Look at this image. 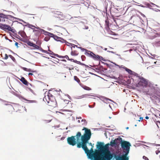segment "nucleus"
<instances>
[{"instance_id":"nucleus-1","label":"nucleus","mask_w":160,"mask_h":160,"mask_svg":"<svg viewBox=\"0 0 160 160\" xmlns=\"http://www.w3.org/2000/svg\"><path fill=\"white\" fill-rule=\"evenodd\" d=\"M82 130H84V132L82 135L81 134L80 140L77 144V147L78 148H82L85 152V150L88 149L87 144L89 143L92 133L91 130L86 128L84 127Z\"/></svg>"},{"instance_id":"nucleus-2","label":"nucleus","mask_w":160,"mask_h":160,"mask_svg":"<svg viewBox=\"0 0 160 160\" xmlns=\"http://www.w3.org/2000/svg\"><path fill=\"white\" fill-rule=\"evenodd\" d=\"M118 152L112 151L103 152L100 157V160H124Z\"/></svg>"},{"instance_id":"nucleus-3","label":"nucleus","mask_w":160,"mask_h":160,"mask_svg":"<svg viewBox=\"0 0 160 160\" xmlns=\"http://www.w3.org/2000/svg\"><path fill=\"white\" fill-rule=\"evenodd\" d=\"M119 140L120 146L123 150V153L120 156H122L124 160H129L128 154L131 146V144L129 142L123 140L121 138Z\"/></svg>"},{"instance_id":"nucleus-4","label":"nucleus","mask_w":160,"mask_h":160,"mask_svg":"<svg viewBox=\"0 0 160 160\" xmlns=\"http://www.w3.org/2000/svg\"><path fill=\"white\" fill-rule=\"evenodd\" d=\"M81 136V133L80 132H78L75 136H72L67 138V143L69 145L72 146H74L77 144L80 140V137Z\"/></svg>"},{"instance_id":"nucleus-5","label":"nucleus","mask_w":160,"mask_h":160,"mask_svg":"<svg viewBox=\"0 0 160 160\" xmlns=\"http://www.w3.org/2000/svg\"><path fill=\"white\" fill-rule=\"evenodd\" d=\"M140 81L136 84V87H139L141 86L146 87L148 85V81L143 77L138 76Z\"/></svg>"},{"instance_id":"nucleus-6","label":"nucleus","mask_w":160,"mask_h":160,"mask_svg":"<svg viewBox=\"0 0 160 160\" xmlns=\"http://www.w3.org/2000/svg\"><path fill=\"white\" fill-rule=\"evenodd\" d=\"M157 85H156L155 86H153L151 88L152 91L153 92L154 94H151V96L153 97L155 99H157V97L156 95L159 96L160 94L159 89L157 87Z\"/></svg>"},{"instance_id":"nucleus-7","label":"nucleus","mask_w":160,"mask_h":160,"mask_svg":"<svg viewBox=\"0 0 160 160\" xmlns=\"http://www.w3.org/2000/svg\"><path fill=\"white\" fill-rule=\"evenodd\" d=\"M123 137V136H118V137L115 138L114 140H112V139L110 142V146L112 147H116L118 145L120 144V138H121V137Z\"/></svg>"},{"instance_id":"nucleus-8","label":"nucleus","mask_w":160,"mask_h":160,"mask_svg":"<svg viewBox=\"0 0 160 160\" xmlns=\"http://www.w3.org/2000/svg\"><path fill=\"white\" fill-rule=\"evenodd\" d=\"M50 37L53 38L55 41L58 42H60L62 43H65L66 44L68 43V42L62 38L58 37L53 33H52Z\"/></svg>"},{"instance_id":"nucleus-9","label":"nucleus","mask_w":160,"mask_h":160,"mask_svg":"<svg viewBox=\"0 0 160 160\" xmlns=\"http://www.w3.org/2000/svg\"><path fill=\"white\" fill-rule=\"evenodd\" d=\"M93 147L94 146H92L90 150H89L88 148V149L85 150V153L86 154L87 158L88 159L92 160L91 157H92V154L94 153V151L93 149Z\"/></svg>"},{"instance_id":"nucleus-10","label":"nucleus","mask_w":160,"mask_h":160,"mask_svg":"<svg viewBox=\"0 0 160 160\" xmlns=\"http://www.w3.org/2000/svg\"><path fill=\"white\" fill-rule=\"evenodd\" d=\"M2 29L5 31H6V30H8V31H11L14 34H16V30L13 28L11 27L10 26L8 25L5 24Z\"/></svg>"},{"instance_id":"nucleus-11","label":"nucleus","mask_w":160,"mask_h":160,"mask_svg":"<svg viewBox=\"0 0 160 160\" xmlns=\"http://www.w3.org/2000/svg\"><path fill=\"white\" fill-rule=\"evenodd\" d=\"M104 142H98L96 145V148L100 152H102V153L103 152Z\"/></svg>"},{"instance_id":"nucleus-12","label":"nucleus","mask_w":160,"mask_h":160,"mask_svg":"<svg viewBox=\"0 0 160 160\" xmlns=\"http://www.w3.org/2000/svg\"><path fill=\"white\" fill-rule=\"evenodd\" d=\"M18 79L20 80L24 85L28 86L29 84L30 86H32L31 84L29 83L28 81L23 77H21L20 79Z\"/></svg>"},{"instance_id":"nucleus-13","label":"nucleus","mask_w":160,"mask_h":160,"mask_svg":"<svg viewBox=\"0 0 160 160\" xmlns=\"http://www.w3.org/2000/svg\"><path fill=\"white\" fill-rule=\"evenodd\" d=\"M109 146H110V144L108 143L105 144L104 143L103 152H108L109 151H111L109 149Z\"/></svg>"},{"instance_id":"nucleus-14","label":"nucleus","mask_w":160,"mask_h":160,"mask_svg":"<svg viewBox=\"0 0 160 160\" xmlns=\"http://www.w3.org/2000/svg\"><path fill=\"white\" fill-rule=\"evenodd\" d=\"M84 54L88 57L92 58L94 53L92 51L87 50H86V52H85Z\"/></svg>"},{"instance_id":"nucleus-15","label":"nucleus","mask_w":160,"mask_h":160,"mask_svg":"<svg viewBox=\"0 0 160 160\" xmlns=\"http://www.w3.org/2000/svg\"><path fill=\"white\" fill-rule=\"evenodd\" d=\"M101 58H102V56H99L98 54L96 55L95 54L93 55L92 58L95 60H99L101 61Z\"/></svg>"},{"instance_id":"nucleus-16","label":"nucleus","mask_w":160,"mask_h":160,"mask_svg":"<svg viewBox=\"0 0 160 160\" xmlns=\"http://www.w3.org/2000/svg\"><path fill=\"white\" fill-rule=\"evenodd\" d=\"M41 31H42V33L46 36L51 37V35L52 34V33L46 31L44 29H41Z\"/></svg>"},{"instance_id":"nucleus-17","label":"nucleus","mask_w":160,"mask_h":160,"mask_svg":"<svg viewBox=\"0 0 160 160\" xmlns=\"http://www.w3.org/2000/svg\"><path fill=\"white\" fill-rule=\"evenodd\" d=\"M19 98L21 100H24L26 101H28L29 103H37V101L36 100H30L27 99L26 98L22 97V96H20Z\"/></svg>"},{"instance_id":"nucleus-18","label":"nucleus","mask_w":160,"mask_h":160,"mask_svg":"<svg viewBox=\"0 0 160 160\" xmlns=\"http://www.w3.org/2000/svg\"><path fill=\"white\" fill-rule=\"evenodd\" d=\"M58 17H57L59 18L60 19H63L64 18H66L67 16L70 17V16L69 15H68V16H65L62 14V13L61 12L60 14H59V15H58Z\"/></svg>"},{"instance_id":"nucleus-19","label":"nucleus","mask_w":160,"mask_h":160,"mask_svg":"<svg viewBox=\"0 0 160 160\" xmlns=\"http://www.w3.org/2000/svg\"><path fill=\"white\" fill-rule=\"evenodd\" d=\"M121 67H122V68L124 69L125 70L126 72H127L130 75H131V74L132 73V70H130L128 68L126 67H125L123 65H121Z\"/></svg>"},{"instance_id":"nucleus-20","label":"nucleus","mask_w":160,"mask_h":160,"mask_svg":"<svg viewBox=\"0 0 160 160\" xmlns=\"http://www.w3.org/2000/svg\"><path fill=\"white\" fill-rule=\"evenodd\" d=\"M71 55L72 56H77L78 54V53L77 51L76 50H72V48L71 47Z\"/></svg>"},{"instance_id":"nucleus-21","label":"nucleus","mask_w":160,"mask_h":160,"mask_svg":"<svg viewBox=\"0 0 160 160\" xmlns=\"http://www.w3.org/2000/svg\"><path fill=\"white\" fill-rule=\"evenodd\" d=\"M9 18H15V17L10 15H7L5 14L4 19L5 18L12 21V20L10 19Z\"/></svg>"},{"instance_id":"nucleus-22","label":"nucleus","mask_w":160,"mask_h":160,"mask_svg":"<svg viewBox=\"0 0 160 160\" xmlns=\"http://www.w3.org/2000/svg\"><path fill=\"white\" fill-rule=\"evenodd\" d=\"M21 68L23 70L26 71H28V72H36V71H33L31 69L29 68L28 69L26 68L21 67Z\"/></svg>"},{"instance_id":"nucleus-23","label":"nucleus","mask_w":160,"mask_h":160,"mask_svg":"<svg viewBox=\"0 0 160 160\" xmlns=\"http://www.w3.org/2000/svg\"><path fill=\"white\" fill-rule=\"evenodd\" d=\"M23 26L28 27V28H31L32 29H33V28H32V27L35 28V26H34L33 25L29 23H28L26 25H23Z\"/></svg>"},{"instance_id":"nucleus-24","label":"nucleus","mask_w":160,"mask_h":160,"mask_svg":"<svg viewBox=\"0 0 160 160\" xmlns=\"http://www.w3.org/2000/svg\"><path fill=\"white\" fill-rule=\"evenodd\" d=\"M24 42L26 43L28 45L32 47L33 43V42L29 41H24Z\"/></svg>"},{"instance_id":"nucleus-25","label":"nucleus","mask_w":160,"mask_h":160,"mask_svg":"<svg viewBox=\"0 0 160 160\" xmlns=\"http://www.w3.org/2000/svg\"><path fill=\"white\" fill-rule=\"evenodd\" d=\"M74 79L75 81H76L78 83H80V81L79 79L76 76H74Z\"/></svg>"},{"instance_id":"nucleus-26","label":"nucleus","mask_w":160,"mask_h":160,"mask_svg":"<svg viewBox=\"0 0 160 160\" xmlns=\"http://www.w3.org/2000/svg\"><path fill=\"white\" fill-rule=\"evenodd\" d=\"M82 122H84L82 123V125L84 126H86L88 122L85 119H82L81 120Z\"/></svg>"},{"instance_id":"nucleus-27","label":"nucleus","mask_w":160,"mask_h":160,"mask_svg":"<svg viewBox=\"0 0 160 160\" xmlns=\"http://www.w3.org/2000/svg\"><path fill=\"white\" fill-rule=\"evenodd\" d=\"M82 88L84 90H85L89 91L91 90V88L86 86H83V87Z\"/></svg>"},{"instance_id":"nucleus-28","label":"nucleus","mask_w":160,"mask_h":160,"mask_svg":"<svg viewBox=\"0 0 160 160\" xmlns=\"http://www.w3.org/2000/svg\"><path fill=\"white\" fill-rule=\"evenodd\" d=\"M91 96V95L90 94H85L81 96V98H86L88 97H89Z\"/></svg>"},{"instance_id":"nucleus-29","label":"nucleus","mask_w":160,"mask_h":160,"mask_svg":"<svg viewBox=\"0 0 160 160\" xmlns=\"http://www.w3.org/2000/svg\"><path fill=\"white\" fill-rule=\"evenodd\" d=\"M50 37L48 36H46L44 38V40L46 42H48L50 40Z\"/></svg>"},{"instance_id":"nucleus-30","label":"nucleus","mask_w":160,"mask_h":160,"mask_svg":"<svg viewBox=\"0 0 160 160\" xmlns=\"http://www.w3.org/2000/svg\"><path fill=\"white\" fill-rule=\"evenodd\" d=\"M68 43L70 44L71 46L72 47V48L73 47V48H75V47H76L78 48H79V47H78V46L77 45H76L71 43H69L68 42Z\"/></svg>"},{"instance_id":"nucleus-31","label":"nucleus","mask_w":160,"mask_h":160,"mask_svg":"<svg viewBox=\"0 0 160 160\" xmlns=\"http://www.w3.org/2000/svg\"><path fill=\"white\" fill-rule=\"evenodd\" d=\"M146 5L147 6V7L150 8V9H151L152 10H154V8H151V7H152V6L151 4H150L148 3H147L146 4Z\"/></svg>"},{"instance_id":"nucleus-32","label":"nucleus","mask_w":160,"mask_h":160,"mask_svg":"<svg viewBox=\"0 0 160 160\" xmlns=\"http://www.w3.org/2000/svg\"><path fill=\"white\" fill-rule=\"evenodd\" d=\"M3 11H5V12H7L8 13H9L10 14H12L14 15H15V13L12 11H6L5 10H3Z\"/></svg>"},{"instance_id":"nucleus-33","label":"nucleus","mask_w":160,"mask_h":160,"mask_svg":"<svg viewBox=\"0 0 160 160\" xmlns=\"http://www.w3.org/2000/svg\"><path fill=\"white\" fill-rule=\"evenodd\" d=\"M147 144L149 145H152L153 146H160V144H157L156 143H150L149 142L147 143Z\"/></svg>"},{"instance_id":"nucleus-34","label":"nucleus","mask_w":160,"mask_h":160,"mask_svg":"<svg viewBox=\"0 0 160 160\" xmlns=\"http://www.w3.org/2000/svg\"><path fill=\"white\" fill-rule=\"evenodd\" d=\"M52 12L54 14H56L58 15L59 14H60L61 12L58 11H54Z\"/></svg>"},{"instance_id":"nucleus-35","label":"nucleus","mask_w":160,"mask_h":160,"mask_svg":"<svg viewBox=\"0 0 160 160\" xmlns=\"http://www.w3.org/2000/svg\"><path fill=\"white\" fill-rule=\"evenodd\" d=\"M52 58H54L55 59H53V60L56 62H57L59 63V59L58 58H57L54 56H51Z\"/></svg>"},{"instance_id":"nucleus-36","label":"nucleus","mask_w":160,"mask_h":160,"mask_svg":"<svg viewBox=\"0 0 160 160\" xmlns=\"http://www.w3.org/2000/svg\"><path fill=\"white\" fill-rule=\"evenodd\" d=\"M9 57L14 62H16V59L15 58L11 55H9Z\"/></svg>"},{"instance_id":"nucleus-37","label":"nucleus","mask_w":160,"mask_h":160,"mask_svg":"<svg viewBox=\"0 0 160 160\" xmlns=\"http://www.w3.org/2000/svg\"><path fill=\"white\" fill-rule=\"evenodd\" d=\"M47 96L49 100L50 99V97L52 98L53 97V96L51 93H50L49 92H48Z\"/></svg>"},{"instance_id":"nucleus-38","label":"nucleus","mask_w":160,"mask_h":160,"mask_svg":"<svg viewBox=\"0 0 160 160\" xmlns=\"http://www.w3.org/2000/svg\"><path fill=\"white\" fill-rule=\"evenodd\" d=\"M32 47L36 49H38L39 48V46L38 45H36L35 44L33 43Z\"/></svg>"},{"instance_id":"nucleus-39","label":"nucleus","mask_w":160,"mask_h":160,"mask_svg":"<svg viewBox=\"0 0 160 160\" xmlns=\"http://www.w3.org/2000/svg\"><path fill=\"white\" fill-rule=\"evenodd\" d=\"M73 62L80 65L81 64H82V62H81L80 61H78L76 60H74L73 59Z\"/></svg>"},{"instance_id":"nucleus-40","label":"nucleus","mask_w":160,"mask_h":160,"mask_svg":"<svg viewBox=\"0 0 160 160\" xmlns=\"http://www.w3.org/2000/svg\"><path fill=\"white\" fill-rule=\"evenodd\" d=\"M36 28V29H38V30H39L38 32H39L40 33H42V31H41V29H42L40 28L39 27H35L34 28Z\"/></svg>"},{"instance_id":"nucleus-41","label":"nucleus","mask_w":160,"mask_h":160,"mask_svg":"<svg viewBox=\"0 0 160 160\" xmlns=\"http://www.w3.org/2000/svg\"><path fill=\"white\" fill-rule=\"evenodd\" d=\"M131 75H133L134 76H136L137 77H138V76H138V74L137 73L133 71H132V72Z\"/></svg>"},{"instance_id":"nucleus-42","label":"nucleus","mask_w":160,"mask_h":160,"mask_svg":"<svg viewBox=\"0 0 160 160\" xmlns=\"http://www.w3.org/2000/svg\"><path fill=\"white\" fill-rule=\"evenodd\" d=\"M79 48L80 49L81 51H82V52H83V51H85V52L86 51V50H88L86 49H84V48H83L81 47H79Z\"/></svg>"},{"instance_id":"nucleus-43","label":"nucleus","mask_w":160,"mask_h":160,"mask_svg":"<svg viewBox=\"0 0 160 160\" xmlns=\"http://www.w3.org/2000/svg\"><path fill=\"white\" fill-rule=\"evenodd\" d=\"M5 14L0 12V18H4Z\"/></svg>"},{"instance_id":"nucleus-44","label":"nucleus","mask_w":160,"mask_h":160,"mask_svg":"<svg viewBox=\"0 0 160 160\" xmlns=\"http://www.w3.org/2000/svg\"><path fill=\"white\" fill-rule=\"evenodd\" d=\"M81 58L82 60V61H84L85 59L86 58L85 56L84 55H82L81 56Z\"/></svg>"},{"instance_id":"nucleus-45","label":"nucleus","mask_w":160,"mask_h":160,"mask_svg":"<svg viewBox=\"0 0 160 160\" xmlns=\"http://www.w3.org/2000/svg\"><path fill=\"white\" fill-rule=\"evenodd\" d=\"M11 93H12L13 94L17 96H18V97L19 98V97L20 96V95L18 96V95L16 93V92H14L13 91H12V92H11Z\"/></svg>"},{"instance_id":"nucleus-46","label":"nucleus","mask_w":160,"mask_h":160,"mask_svg":"<svg viewBox=\"0 0 160 160\" xmlns=\"http://www.w3.org/2000/svg\"><path fill=\"white\" fill-rule=\"evenodd\" d=\"M155 37H159L160 36V32L157 33L155 35Z\"/></svg>"},{"instance_id":"nucleus-47","label":"nucleus","mask_w":160,"mask_h":160,"mask_svg":"<svg viewBox=\"0 0 160 160\" xmlns=\"http://www.w3.org/2000/svg\"><path fill=\"white\" fill-rule=\"evenodd\" d=\"M82 64H81V65L85 66L86 68H91L89 67V66L88 65H86L84 63H82Z\"/></svg>"},{"instance_id":"nucleus-48","label":"nucleus","mask_w":160,"mask_h":160,"mask_svg":"<svg viewBox=\"0 0 160 160\" xmlns=\"http://www.w3.org/2000/svg\"><path fill=\"white\" fill-rule=\"evenodd\" d=\"M105 23L106 24V25L108 26V25H109V21H108V19H107L105 20Z\"/></svg>"},{"instance_id":"nucleus-49","label":"nucleus","mask_w":160,"mask_h":160,"mask_svg":"<svg viewBox=\"0 0 160 160\" xmlns=\"http://www.w3.org/2000/svg\"><path fill=\"white\" fill-rule=\"evenodd\" d=\"M9 57V55L8 56L7 54H5V57H4V59H7Z\"/></svg>"},{"instance_id":"nucleus-50","label":"nucleus","mask_w":160,"mask_h":160,"mask_svg":"<svg viewBox=\"0 0 160 160\" xmlns=\"http://www.w3.org/2000/svg\"><path fill=\"white\" fill-rule=\"evenodd\" d=\"M14 18L16 19H17V20H19V21H21V22H22L23 21V20L21 19H20V18H16V17H15V18Z\"/></svg>"},{"instance_id":"nucleus-51","label":"nucleus","mask_w":160,"mask_h":160,"mask_svg":"<svg viewBox=\"0 0 160 160\" xmlns=\"http://www.w3.org/2000/svg\"><path fill=\"white\" fill-rule=\"evenodd\" d=\"M14 42H15V46L17 47V48H19V46H18V43L17 42H16L15 41H14Z\"/></svg>"},{"instance_id":"nucleus-52","label":"nucleus","mask_w":160,"mask_h":160,"mask_svg":"<svg viewBox=\"0 0 160 160\" xmlns=\"http://www.w3.org/2000/svg\"><path fill=\"white\" fill-rule=\"evenodd\" d=\"M36 43L39 45L40 46L41 44V42L39 41H37V42H36Z\"/></svg>"},{"instance_id":"nucleus-53","label":"nucleus","mask_w":160,"mask_h":160,"mask_svg":"<svg viewBox=\"0 0 160 160\" xmlns=\"http://www.w3.org/2000/svg\"><path fill=\"white\" fill-rule=\"evenodd\" d=\"M142 158L143 159H144L145 160H149L148 158L147 157H146L144 156H143Z\"/></svg>"},{"instance_id":"nucleus-54","label":"nucleus","mask_w":160,"mask_h":160,"mask_svg":"<svg viewBox=\"0 0 160 160\" xmlns=\"http://www.w3.org/2000/svg\"><path fill=\"white\" fill-rule=\"evenodd\" d=\"M100 98H101L102 99L103 101L104 100H106V99H105L104 98H106L104 96H101L100 97Z\"/></svg>"},{"instance_id":"nucleus-55","label":"nucleus","mask_w":160,"mask_h":160,"mask_svg":"<svg viewBox=\"0 0 160 160\" xmlns=\"http://www.w3.org/2000/svg\"><path fill=\"white\" fill-rule=\"evenodd\" d=\"M104 98L105 99H106V101L109 100V101H110L111 102H113L115 103L112 100H111V99H109V98Z\"/></svg>"},{"instance_id":"nucleus-56","label":"nucleus","mask_w":160,"mask_h":160,"mask_svg":"<svg viewBox=\"0 0 160 160\" xmlns=\"http://www.w3.org/2000/svg\"><path fill=\"white\" fill-rule=\"evenodd\" d=\"M48 8V7H46V6L41 7H39L38 8H41V9H46V8Z\"/></svg>"},{"instance_id":"nucleus-57","label":"nucleus","mask_w":160,"mask_h":160,"mask_svg":"<svg viewBox=\"0 0 160 160\" xmlns=\"http://www.w3.org/2000/svg\"><path fill=\"white\" fill-rule=\"evenodd\" d=\"M102 60L103 61H104V62H106L107 61H108L107 60L104 59L102 57V58H101V60Z\"/></svg>"},{"instance_id":"nucleus-58","label":"nucleus","mask_w":160,"mask_h":160,"mask_svg":"<svg viewBox=\"0 0 160 160\" xmlns=\"http://www.w3.org/2000/svg\"><path fill=\"white\" fill-rule=\"evenodd\" d=\"M159 123V124H160V121H156V123L157 126V127L159 128V126H158V123Z\"/></svg>"},{"instance_id":"nucleus-59","label":"nucleus","mask_w":160,"mask_h":160,"mask_svg":"<svg viewBox=\"0 0 160 160\" xmlns=\"http://www.w3.org/2000/svg\"><path fill=\"white\" fill-rule=\"evenodd\" d=\"M84 4L86 7H88L89 6V4L88 2H84Z\"/></svg>"},{"instance_id":"nucleus-60","label":"nucleus","mask_w":160,"mask_h":160,"mask_svg":"<svg viewBox=\"0 0 160 160\" xmlns=\"http://www.w3.org/2000/svg\"><path fill=\"white\" fill-rule=\"evenodd\" d=\"M95 103L94 102V103L93 105L92 106L90 105H89L88 107L89 108H93L94 107V106H95Z\"/></svg>"},{"instance_id":"nucleus-61","label":"nucleus","mask_w":160,"mask_h":160,"mask_svg":"<svg viewBox=\"0 0 160 160\" xmlns=\"http://www.w3.org/2000/svg\"><path fill=\"white\" fill-rule=\"evenodd\" d=\"M88 144L90 146H91V147H92V146H94V144H92L91 143V142H89V143H88Z\"/></svg>"},{"instance_id":"nucleus-62","label":"nucleus","mask_w":160,"mask_h":160,"mask_svg":"<svg viewBox=\"0 0 160 160\" xmlns=\"http://www.w3.org/2000/svg\"><path fill=\"white\" fill-rule=\"evenodd\" d=\"M64 58H66L68 60L69 59V58L67 55H66L64 56Z\"/></svg>"},{"instance_id":"nucleus-63","label":"nucleus","mask_w":160,"mask_h":160,"mask_svg":"<svg viewBox=\"0 0 160 160\" xmlns=\"http://www.w3.org/2000/svg\"><path fill=\"white\" fill-rule=\"evenodd\" d=\"M48 54H50V55H52L54 56L55 53H54V52H49L48 53Z\"/></svg>"},{"instance_id":"nucleus-64","label":"nucleus","mask_w":160,"mask_h":160,"mask_svg":"<svg viewBox=\"0 0 160 160\" xmlns=\"http://www.w3.org/2000/svg\"><path fill=\"white\" fill-rule=\"evenodd\" d=\"M64 102L65 103H67V104H68L69 101L68 100H64Z\"/></svg>"}]
</instances>
